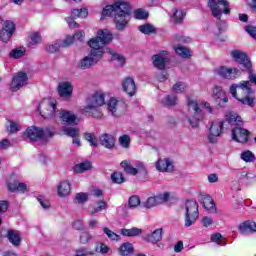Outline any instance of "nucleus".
I'll list each match as a JSON object with an SVG mask.
<instances>
[{"instance_id":"obj_1","label":"nucleus","mask_w":256,"mask_h":256,"mask_svg":"<svg viewBox=\"0 0 256 256\" xmlns=\"http://www.w3.org/2000/svg\"><path fill=\"white\" fill-rule=\"evenodd\" d=\"M111 41H113V34L109 30H98L96 37L88 41V46L91 48L90 56H85L79 61L78 69H91L93 65H97L99 60L103 58L105 45Z\"/></svg>"},{"instance_id":"obj_2","label":"nucleus","mask_w":256,"mask_h":256,"mask_svg":"<svg viewBox=\"0 0 256 256\" xmlns=\"http://www.w3.org/2000/svg\"><path fill=\"white\" fill-rule=\"evenodd\" d=\"M132 8L129 2L117 0L112 5H107L102 10V17H112L118 31H124L131 21Z\"/></svg>"},{"instance_id":"obj_3","label":"nucleus","mask_w":256,"mask_h":256,"mask_svg":"<svg viewBox=\"0 0 256 256\" xmlns=\"http://www.w3.org/2000/svg\"><path fill=\"white\" fill-rule=\"evenodd\" d=\"M230 93L242 105H247L248 107L255 105V96H252L253 89L249 87V81H242L240 85L233 84L230 87Z\"/></svg>"},{"instance_id":"obj_4","label":"nucleus","mask_w":256,"mask_h":256,"mask_svg":"<svg viewBox=\"0 0 256 256\" xmlns=\"http://www.w3.org/2000/svg\"><path fill=\"white\" fill-rule=\"evenodd\" d=\"M104 103L105 93L97 91L87 99V105L85 106L84 110L86 113H89L91 117L99 119L103 117V112H101L99 107H103Z\"/></svg>"},{"instance_id":"obj_5","label":"nucleus","mask_w":256,"mask_h":256,"mask_svg":"<svg viewBox=\"0 0 256 256\" xmlns=\"http://www.w3.org/2000/svg\"><path fill=\"white\" fill-rule=\"evenodd\" d=\"M231 55L236 63L239 65V69L241 71H246L249 74L250 83H254L256 85V74H253V63H251V59L245 52H241L239 50H234L231 52Z\"/></svg>"},{"instance_id":"obj_6","label":"nucleus","mask_w":256,"mask_h":256,"mask_svg":"<svg viewBox=\"0 0 256 256\" xmlns=\"http://www.w3.org/2000/svg\"><path fill=\"white\" fill-rule=\"evenodd\" d=\"M185 207L186 211L184 214V227H191V225H195L197 219H199V204L195 200H187Z\"/></svg>"},{"instance_id":"obj_7","label":"nucleus","mask_w":256,"mask_h":256,"mask_svg":"<svg viewBox=\"0 0 256 256\" xmlns=\"http://www.w3.org/2000/svg\"><path fill=\"white\" fill-rule=\"evenodd\" d=\"M208 7L211 9L212 15L219 20L223 13L224 15L231 13V8H229V2L227 0H208Z\"/></svg>"},{"instance_id":"obj_8","label":"nucleus","mask_w":256,"mask_h":256,"mask_svg":"<svg viewBox=\"0 0 256 256\" xmlns=\"http://www.w3.org/2000/svg\"><path fill=\"white\" fill-rule=\"evenodd\" d=\"M186 99L188 109H192L194 111L193 116L188 118V123H190L191 127L197 128L199 127V122L203 121V110L199 107V102L191 99V96H186Z\"/></svg>"},{"instance_id":"obj_9","label":"nucleus","mask_w":256,"mask_h":256,"mask_svg":"<svg viewBox=\"0 0 256 256\" xmlns=\"http://www.w3.org/2000/svg\"><path fill=\"white\" fill-rule=\"evenodd\" d=\"M224 127H225L224 121L215 120L211 123L209 127V133H208L209 143H212V144L217 143V137H221V135L223 134Z\"/></svg>"},{"instance_id":"obj_10","label":"nucleus","mask_w":256,"mask_h":256,"mask_svg":"<svg viewBox=\"0 0 256 256\" xmlns=\"http://www.w3.org/2000/svg\"><path fill=\"white\" fill-rule=\"evenodd\" d=\"M40 115L44 119H51L55 117V111H57V102L54 100L43 101L39 107Z\"/></svg>"},{"instance_id":"obj_11","label":"nucleus","mask_w":256,"mask_h":256,"mask_svg":"<svg viewBox=\"0 0 256 256\" xmlns=\"http://www.w3.org/2000/svg\"><path fill=\"white\" fill-rule=\"evenodd\" d=\"M120 165L122 169H124L125 173H127V175H137V173H139L142 179H145V177H147L148 172L143 164H139L137 165V168H135L131 166V162L129 160H123Z\"/></svg>"},{"instance_id":"obj_12","label":"nucleus","mask_w":256,"mask_h":256,"mask_svg":"<svg viewBox=\"0 0 256 256\" xmlns=\"http://www.w3.org/2000/svg\"><path fill=\"white\" fill-rule=\"evenodd\" d=\"M28 81H29V76L27 75V73L23 71H19L12 78V81L10 84V90L15 93L19 91V89H21L22 87H25Z\"/></svg>"},{"instance_id":"obj_13","label":"nucleus","mask_w":256,"mask_h":256,"mask_svg":"<svg viewBox=\"0 0 256 256\" xmlns=\"http://www.w3.org/2000/svg\"><path fill=\"white\" fill-rule=\"evenodd\" d=\"M16 25L11 20H5L3 27L0 29V40L3 43H8L15 33Z\"/></svg>"},{"instance_id":"obj_14","label":"nucleus","mask_w":256,"mask_h":256,"mask_svg":"<svg viewBox=\"0 0 256 256\" xmlns=\"http://www.w3.org/2000/svg\"><path fill=\"white\" fill-rule=\"evenodd\" d=\"M108 111L113 117H121L125 111V102H121L115 98H111L107 104Z\"/></svg>"},{"instance_id":"obj_15","label":"nucleus","mask_w":256,"mask_h":256,"mask_svg":"<svg viewBox=\"0 0 256 256\" xmlns=\"http://www.w3.org/2000/svg\"><path fill=\"white\" fill-rule=\"evenodd\" d=\"M58 95L63 101H70L73 97V84L71 82H61L57 87Z\"/></svg>"},{"instance_id":"obj_16","label":"nucleus","mask_w":256,"mask_h":256,"mask_svg":"<svg viewBox=\"0 0 256 256\" xmlns=\"http://www.w3.org/2000/svg\"><path fill=\"white\" fill-rule=\"evenodd\" d=\"M215 73L223 79H237L239 75H241V70L237 68L221 66L215 70Z\"/></svg>"},{"instance_id":"obj_17","label":"nucleus","mask_w":256,"mask_h":256,"mask_svg":"<svg viewBox=\"0 0 256 256\" xmlns=\"http://www.w3.org/2000/svg\"><path fill=\"white\" fill-rule=\"evenodd\" d=\"M89 15V10L87 8L74 9L71 11V19L72 21L68 22L70 29H78L79 23L75 21V19H85Z\"/></svg>"},{"instance_id":"obj_18","label":"nucleus","mask_w":256,"mask_h":256,"mask_svg":"<svg viewBox=\"0 0 256 256\" xmlns=\"http://www.w3.org/2000/svg\"><path fill=\"white\" fill-rule=\"evenodd\" d=\"M250 135L251 132L245 128L236 126L232 129V139L233 141H236V143H247Z\"/></svg>"},{"instance_id":"obj_19","label":"nucleus","mask_w":256,"mask_h":256,"mask_svg":"<svg viewBox=\"0 0 256 256\" xmlns=\"http://www.w3.org/2000/svg\"><path fill=\"white\" fill-rule=\"evenodd\" d=\"M59 119L64 125L75 126L77 125V116L72 111L61 109L59 111Z\"/></svg>"},{"instance_id":"obj_20","label":"nucleus","mask_w":256,"mask_h":256,"mask_svg":"<svg viewBox=\"0 0 256 256\" xmlns=\"http://www.w3.org/2000/svg\"><path fill=\"white\" fill-rule=\"evenodd\" d=\"M122 89L124 93H127L129 97L135 96V93H137V85L135 84V79L131 76H127L122 81Z\"/></svg>"},{"instance_id":"obj_21","label":"nucleus","mask_w":256,"mask_h":256,"mask_svg":"<svg viewBox=\"0 0 256 256\" xmlns=\"http://www.w3.org/2000/svg\"><path fill=\"white\" fill-rule=\"evenodd\" d=\"M212 97L218 107H225L229 101L227 94H225V91H223L219 86H215Z\"/></svg>"},{"instance_id":"obj_22","label":"nucleus","mask_w":256,"mask_h":256,"mask_svg":"<svg viewBox=\"0 0 256 256\" xmlns=\"http://www.w3.org/2000/svg\"><path fill=\"white\" fill-rule=\"evenodd\" d=\"M25 137L30 139V141H39V139H43L45 132L43 128H38L37 126H30L24 132Z\"/></svg>"},{"instance_id":"obj_23","label":"nucleus","mask_w":256,"mask_h":256,"mask_svg":"<svg viewBox=\"0 0 256 256\" xmlns=\"http://www.w3.org/2000/svg\"><path fill=\"white\" fill-rule=\"evenodd\" d=\"M238 231L241 235H251L256 233V222L253 220H246L238 226Z\"/></svg>"},{"instance_id":"obj_24","label":"nucleus","mask_w":256,"mask_h":256,"mask_svg":"<svg viewBox=\"0 0 256 256\" xmlns=\"http://www.w3.org/2000/svg\"><path fill=\"white\" fill-rule=\"evenodd\" d=\"M163 55H169L168 51H161L159 54H155L152 56L153 65L156 69L163 71L167 65V58L163 57Z\"/></svg>"},{"instance_id":"obj_25","label":"nucleus","mask_w":256,"mask_h":256,"mask_svg":"<svg viewBox=\"0 0 256 256\" xmlns=\"http://www.w3.org/2000/svg\"><path fill=\"white\" fill-rule=\"evenodd\" d=\"M6 238L13 247H19L21 245V232L19 230L8 229L6 233Z\"/></svg>"},{"instance_id":"obj_26","label":"nucleus","mask_w":256,"mask_h":256,"mask_svg":"<svg viewBox=\"0 0 256 256\" xmlns=\"http://www.w3.org/2000/svg\"><path fill=\"white\" fill-rule=\"evenodd\" d=\"M163 239V228H158L154 230L151 234H147L144 241L151 243L152 245H157Z\"/></svg>"},{"instance_id":"obj_27","label":"nucleus","mask_w":256,"mask_h":256,"mask_svg":"<svg viewBox=\"0 0 256 256\" xmlns=\"http://www.w3.org/2000/svg\"><path fill=\"white\" fill-rule=\"evenodd\" d=\"M201 204L206 211H209V213H216L217 206H215V201H213V198L211 195L206 194L201 196Z\"/></svg>"},{"instance_id":"obj_28","label":"nucleus","mask_w":256,"mask_h":256,"mask_svg":"<svg viewBox=\"0 0 256 256\" xmlns=\"http://www.w3.org/2000/svg\"><path fill=\"white\" fill-rule=\"evenodd\" d=\"M75 39H77L78 41H83V39H85V31L80 30L74 33L73 36H67L62 42V47L64 48L71 47V45L75 43Z\"/></svg>"},{"instance_id":"obj_29","label":"nucleus","mask_w":256,"mask_h":256,"mask_svg":"<svg viewBox=\"0 0 256 256\" xmlns=\"http://www.w3.org/2000/svg\"><path fill=\"white\" fill-rule=\"evenodd\" d=\"M58 197H68L71 195V182L69 180H62L57 186Z\"/></svg>"},{"instance_id":"obj_30","label":"nucleus","mask_w":256,"mask_h":256,"mask_svg":"<svg viewBox=\"0 0 256 256\" xmlns=\"http://www.w3.org/2000/svg\"><path fill=\"white\" fill-rule=\"evenodd\" d=\"M7 187L11 193H15L16 191L25 193V191H27V184L19 183V181L13 180V177L10 178L9 182L7 183Z\"/></svg>"},{"instance_id":"obj_31","label":"nucleus","mask_w":256,"mask_h":256,"mask_svg":"<svg viewBox=\"0 0 256 256\" xmlns=\"http://www.w3.org/2000/svg\"><path fill=\"white\" fill-rule=\"evenodd\" d=\"M100 145L105 147V149H114L115 148V136L111 134H102L99 137Z\"/></svg>"},{"instance_id":"obj_32","label":"nucleus","mask_w":256,"mask_h":256,"mask_svg":"<svg viewBox=\"0 0 256 256\" xmlns=\"http://www.w3.org/2000/svg\"><path fill=\"white\" fill-rule=\"evenodd\" d=\"M156 169L162 172H169L173 169V164L169 158L160 159L156 162Z\"/></svg>"},{"instance_id":"obj_33","label":"nucleus","mask_w":256,"mask_h":256,"mask_svg":"<svg viewBox=\"0 0 256 256\" xmlns=\"http://www.w3.org/2000/svg\"><path fill=\"white\" fill-rule=\"evenodd\" d=\"M118 251L121 256H131L135 253V247L130 242H124L120 245Z\"/></svg>"},{"instance_id":"obj_34","label":"nucleus","mask_w":256,"mask_h":256,"mask_svg":"<svg viewBox=\"0 0 256 256\" xmlns=\"http://www.w3.org/2000/svg\"><path fill=\"white\" fill-rule=\"evenodd\" d=\"M143 233V230L141 228L133 227L130 229L123 228L121 229V235L123 237H139Z\"/></svg>"},{"instance_id":"obj_35","label":"nucleus","mask_w":256,"mask_h":256,"mask_svg":"<svg viewBox=\"0 0 256 256\" xmlns=\"http://www.w3.org/2000/svg\"><path fill=\"white\" fill-rule=\"evenodd\" d=\"M90 169H93L91 161L81 162L73 167L74 173H85V171H90Z\"/></svg>"},{"instance_id":"obj_36","label":"nucleus","mask_w":256,"mask_h":256,"mask_svg":"<svg viewBox=\"0 0 256 256\" xmlns=\"http://www.w3.org/2000/svg\"><path fill=\"white\" fill-rule=\"evenodd\" d=\"M138 30L140 33H143V35H155V33H157V28H155V26L151 23L140 25Z\"/></svg>"},{"instance_id":"obj_37","label":"nucleus","mask_w":256,"mask_h":256,"mask_svg":"<svg viewBox=\"0 0 256 256\" xmlns=\"http://www.w3.org/2000/svg\"><path fill=\"white\" fill-rule=\"evenodd\" d=\"M174 51L176 55H179L182 59H189V57H191V50L185 46H174Z\"/></svg>"},{"instance_id":"obj_38","label":"nucleus","mask_w":256,"mask_h":256,"mask_svg":"<svg viewBox=\"0 0 256 256\" xmlns=\"http://www.w3.org/2000/svg\"><path fill=\"white\" fill-rule=\"evenodd\" d=\"M225 121L229 123V125H236L238 127L239 123H241V116H238L237 114L233 112H229L225 116Z\"/></svg>"},{"instance_id":"obj_39","label":"nucleus","mask_w":256,"mask_h":256,"mask_svg":"<svg viewBox=\"0 0 256 256\" xmlns=\"http://www.w3.org/2000/svg\"><path fill=\"white\" fill-rule=\"evenodd\" d=\"M157 205H161V199L159 198L158 195L148 197V199L144 203V207H146V209H151L152 207H157Z\"/></svg>"},{"instance_id":"obj_40","label":"nucleus","mask_w":256,"mask_h":256,"mask_svg":"<svg viewBox=\"0 0 256 256\" xmlns=\"http://www.w3.org/2000/svg\"><path fill=\"white\" fill-rule=\"evenodd\" d=\"M111 181L116 185H121L127 181V178L121 172L115 171L111 174Z\"/></svg>"},{"instance_id":"obj_41","label":"nucleus","mask_w":256,"mask_h":256,"mask_svg":"<svg viewBox=\"0 0 256 256\" xmlns=\"http://www.w3.org/2000/svg\"><path fill=\"white\" fill-rule=\"evenodd\" d=\"M164 105L166 107H175L176 105H179V99L175 95H167L164 98Z\"/></svg>"},{"instance_id":"obj_42","label":"nucleus","mask_w":256,"mask_h":256,"mask_svg":"<svg viewBox=\"0 0 256 256\" xmlns=\"http://www.w3.org/2000/svg\"><path fill=\"white\" fill-rule=\"evenodd\" d=\"M9 123L10 125L6 126V131L10 135H15V133H19V131H21V126L18 123L12 120H9Z\"/></svg>"},{"instance_id":"obj_43","label":"nucleus","mask_w":256,"mask_h":256,"mask_svg":"<svg viewBox=\"0 0 256 256\" xmlns=\"http://www.w3.org/2000/svg\"><path fill=\"white\" fill-rule=\"evenodd\" d=\"M87 201H89V195L85 192L77 193L74 198V203H77L78 205H84Z\"/></svg>"},{"instance_id":"obj_44","label":"nucleus","mask_w":256,"mask_h":256,"mask_svg":"<svg viewBox=\"0 0 256 256\" xmlns=\"http://www.w3.org/2000/svg\"><path fill=\"white\" fill-rule=\"evenodd\" d=\"M109 55H111V61H119L120 65H125V56L119 55L117 52H114L113 49H107Z\"/></svg>"},{"instance_id":"obj_45","label":"nucleus","mask_w":256,"mask_h":256,"mask_svg":"<svg viewBox=\"0 0 256 256\" xmlns=\"http://www.w3.org/2000/svg\"><path fill=\"white\" fill-rule=\"evenodd\" d=\"M64 135L68 137H72L73 139H77L79 137V128L66 127L63 129Z\"/></svg>"},{"instance_id":"obj_46","label":"nucleus","mask_w":256,"mask_h":256,"mask_svg":"<svg viewBox=\"0 0 256 256\" xmlns=\"http://www.w3.org/2000/svg\"><path fill=\"white\" fill-rule=\"evenodd\" d=\"M9 211V201L0 200V216ZM3 225V218L0 217V227Z\"/></svg>"},{"instance_id":"obj_47","label":"nucleus","mask_w":256,"mask_h":256,"mask_svg":"<svg viewBox=\"0 0 256 256\" xmlns=\"http://www.w3.org/2000/svg\"><path fill=\"white\" fill-rule=\"evenodd\" d=\"M84 138L86 141H88L89 144L92 145V147H99V143L97 142V137H95V134L86 132L84 133Z\"/></svg>"},{"instance_id":"obj_48","label":"nucleus","mask_w":256,"mask_h":256,"mask_svg":"<svg viewBox=\"0 0 256 256\" xmlns=\"http://www.w3.org/2000/svg\"><path fill=\"white\" fill-rule=\"evenodd\" d=\"M120 146L124 149L131 147V137L129 135H122L119 137Z\"/></svg>"},{"instance_id":"obj_49","label":"nucleus","mask_w":256,"mask_h":256,"mask_svg":"<svg viewBox=\"0 0 256 256\" xmlns=\"http://www.w3.org/2000/svg\"><path fill=\"white\" fill-rule=\"evenodd\" d=\"M134 17L138 20L148 19L149 18V12L143 10V9H137L134 11Z\"/></svg>"},{"instance_id":"obj_50","label":"nucleus","mask_w":256,"mask_h":256,"mask_svg":"<svg viewBox=\"0 0 256 256\" xmlns=\"http://www.w3.org/2000/svg\"><path fill=\"white\" fill-rule=\"evenodd\" d=\"M241 159L245 161V163H251L255 161V155L253 152L247 150L241 154Z\"/></svg>"},{"instance_id":"obj_51","label":"nucleus","mask_w":256,"mask_h":256,"mask_svg":"<svg viewBox=\"0 0 256 256\" xmlns=\"http://www.w3.org/2000/svg\"><path fill=\"white\" fill-rule=\"evenodd\" d=\"M103 232L105 233V235H107V237H108V239H110V241H119V235H117V233L113 232L108 227H104Z\"/></svg>"},{"instance_id":"obj_52","label":"nucleus","mask_w":256,"mask_h":256,"mask_svg":"<svg viewBox=\"0 0 256 256\" xmlns=\"http://www.w3.org/2000/svg\"><path fill=\"white\" fill-rule=\"evenodd\" d=\"M185 89H187V85L184 82H176L172 87V91L175 93H184Z\"/></svg>"},{"instance_id":"obj_53","label":"nucleus","mask_w":256,"mask_h":256,"mask_svg":"<svg viewBox=\"0 0 256 256\" xmlns=\"http://www.w3.org/2000/svg\"><path fill=\"white\" fill-rule=\"evenodd\" d=\"M184 17L185 13H183L182 10H176L172 15V19L175 21V23H183Z\"/></svg>"},{"instance_id":"obj_54","label":"nucleus","mask_w":256,"mask_h":256,"mask_svg":"<svg viewBox=\"0 0 256 256\" xmlns=\"http://www.w3.org/2000/svg\"><path fill=\"white\" fill-rule=\"evenodd\" d=\"M30 39H31V45H37L38 43H41V33L39 32H33L30 34Z\"/></svg>"},{"instance_id":"obj_55","label":"nucleus","mask_w":256,"mask_h":256,"mask_svg":"<svg viewBox=\"0 0 256 256\" xmlns=\"http://www.w3.org/2000/svg\"><path fill=\"white\" fill-rule=\"evenodd\" d=\"M129 207H139L141 205V199L139 196H131L128 200Z\"/></svg>"},{"instance_id":"obj_56","label":"nucleus","mask_w":256,"mask_h":256,"mask_svg":"<svg viewBox=\"0 0 256 256\" xmlns=\"http://www.w3.org/2000/svg\"><path fill=\"white\" fill-rule=\"evenodd\" d=\"M59 49H61V44L59 43H54L52 45H48L45 47V51L47 53H57L59 51Z\"/></svg>"},{"instance_id":"obj_57","label":"nucleus","mask_w":256,"mask_h":256,"mask_svg":"<svg viewBox=\"0 0 256 256\" xmlns=\"http://www.w3.org/2000/svg\"><path fill=\"white\" fill-rule=\"evenodd\" d=\"M24 55L25 52L19 48H16L10 52V57H12V59H21V57H24Z\"/></svg>"},{"instance_id":"obj_58","label":"nucleus","mask_w":256,"mask_h":256,"mask_svg":"<svg viewBox=\"0 0 256 256\" xmlns=\"http://www.w3.org/2000/svg\"><path fill=\"white\" fill-rule=\"evenodd\" d=\"M103 209H107V202L101 200L98 202V207L91 211V214L95 215V213H99V211H103Z\"/></svg>"},{"instance_id":"obj_59","label":"nucleus","mask_w":256,"mask_h":256,"mask_svg":"<svg viewBox=\"0 0 256 256\" xmlns=\"http://www.w3.org/2000/svg\"><path fill=\"white\" fill-rule=\"evenodd\" d=\"M246 33H248V35H250V37H252L253 39H256V27L255 26H251V25H247L244 27Z\"/></svg>"},{"instance_id":"obj_60","label":"nucleus","mask_w":256,"mask_h":256,"mask_svg":"<svg viewBox=\"0 0 256 256\" xmlns=\"http://www.w3.org/2000/svg\"><path fill=\"white\" fill-rule=\"evenodd\" d=\"M88 241H91V234H89V232H82L80 234V243H82V245H85Z\"/></svg>"},{"instance_id":"obj_61","label":"nucleus","mask_w":256,"mask_h":256,"mask_svg":"<svg viewBox=\"0 0 256 256\" xmlns=\"http://www.w3.org/2000/svg\"><path fill=\"white\" fill-rule=\"evenodd\" d=\"M201 223H202L203 227H205V228L211 227V225H213V218L204 216L201 220Z\"/></svg>"},{"instance_id":"obj_62","label":"nucleus","mask_w":256,"mask_h":256,"mask_svg":"<svg viewBox=\"0 0 256 256\" xmlns=\"http://www.w3.org/2000/svg\"><path fill=\"white\" fill-rule=\"evenodd\" d=\"M76 255L75 256H87V255H91V253L89 252V249L83 247V248H79L75 250Z\"/></svg>"},{"instance_id":"obj_63","label":"nucleus","mask_w":256,"mask_h":256,"mask_svg":"<svg viewBox=\"0 0 256 256\" xmlns=\"http://www.w3.org/2000/svg\"><path fill=\"white\" fill-rule=\"evenodd\" d=\"M169 197H171V194H169V192L159 194L158 198L160 199V205H161V203H165V202L169 201Z\"/></svg>"},{"instance_id":"obj_64","label":"nucleus","mask_w":256,"mask_h":256,"mask_svg":"<svg viewBox=\"0 0 256 256\" xmlns=\"http://www.w3.org/2000/svg\"><path fill=\"white\" fill-rule=\"evenodd\" d=\"M72 227H73V229H76V231H82V229H83V221L82 220L74 221Z\"/></svg>"}]
</instances>
